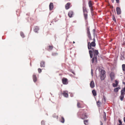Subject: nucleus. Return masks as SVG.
I'll return each mask as SVG.
<instances>
[{
  "instance_id": "obj_1",
  "label": "nucleus",
  "mask_w": 125,
  "mask_h": 125,
  "mask_svg": "<svg viewBox=\"0 0 125 125\" xmlns=\"http://www.w3.org/2000/svg\"><path fill=\"white\" fill-rule=\"evenodd\" d=\"M83 110L81 109L77 113V115L79 117H80L82 119H84L87 118V115L86 113H83Z\"/></svg>"
},
{
  "instance_id": "obj_2",
  "label": "nucleus",
  "mask_w": 125,
  "mask_h": 125,
  "mask_svg": "<svg viewBox=\"0 0 125 125\" xmlns=\"http://www.w3.org/2000/svg\"><path fill=\"white\" fill-rule=\"evenodd\" d=\"M94 53V57L92 60V63L96 64L97 62V56L98 55V52L97 50H95L93 52Z\"/></svg>"
},
{
  "instance_id": "obj_3",
  "label": "nucleus",
  "mask_w": 125,
  "mask_h": 125,
  "mask_svg": "<svg viewBox=\"0 0 125 125\" xmlns=\"http://www.w3.org/2000/svg\"><path fill=\"white\" fill-rule=\"evenodd\" d=\"M125 87L122 88L121 91V95L120 97V100L122 101L124 97L125 94Z\"/></svg>"
},
{
  "instance_id": "obj_4",
  "label": "nucleus",
  "mask_w": 125,
  "mask_h": 125,
  "mask_svg": "<svg viewBox=\"0 0 125 125\" xmlns=\"http://www.w3.org/2000/svg\"><path fill=\"white\" fill-rule=\"evenodd\" d=\"M105 72L103 70H102L101 71L100 78L102 80H104L105 78L106 75L105 74Z\"/></svg>"
},
{
  "instance_id": "obj_5",
  "label": "nucleus",
  "mask_w": 125,
  "mask_h": 125,
  "mask_svg": "<svg viewBox=\"0 0 125 125\" xmlns=\"http://www.w3.org/2000/svg\"><path fill=\"white\" fill-rule=\"evenodd\" d=\"M96 44L94 42H92L90 43V42H88V48L89 50H90L91 49V47H95Z\"/></svg>"
},
{
  "instance_id": "obj_6",
  "label": "nucleus",
  "mask_w": 125,
  "mask_h": 125,
  "mask_svg": "<svg viewBox=\"0 0 125 125\" xmlns=\"http://www.w3.org/2000/svg\"><path fill=\"white\" fill-rule=\"evenodd\" d=\"M91 50L89 51V53L90 54V56L91 58L93 57V52H94V48L92 47H91V49H90Z\"/></svg>"
},
{
  "instance_id": "obj_7",
  "label": "nucleus",
  "mask_w": 125,
  "mask_h": 125,
  "mask_svg": "<svg viewBox=\"0 0 125 125\" xmlns=\"http://www.w3.org/2000/svg\"><path fill=\"white\" fill-rule=\"evenodd\" d=\"M111 78V81H113L115 78V75L114 73L111 72L110 73V75Z\"/></svg>"
},
{
  "instance_id": "obj_8",
  "label": "nucleus",
  "mask_w": 125,
  "mask_h": 125,
  "mask_svg": "<svg viewBox=\"0 0 125 125\" xmlns=\"http://www.w3.org/2000/svg\"><path fill=\"white\" fill-rule=\"evenodd\" d=\"M62 94L65 97H67L68 96V92L67 91H64Z\"/></svg>"
},
{
  "instance_id": "obj_9",
  "label": "nucleus",
  "mask_w": 125,
  "mask_h": 125,
  "mask_svg": "<svg viewBox=\"0 0 125 125\" xmlns=\"http://www.w3.org/2000/svg\"><path fill=\"white\" fill-rule=\"evenodd\" d=\"M67 79L66 78H64L62 80V83L64 84H68V82H67Z\"/></svg>"
},
{
  "instance_id": "obj_10",
  "label": "nucleus",
  "mask_w": 125,
  "mask_h": 125,
  "mask_svg": "<svg viewBox=\"0 0 125 125\" xmlns=\"http://www.w3.org/2000/svg\"><path fill=\"white\" fill-rule=\"evenodd\" d=\"M116 11L117 14L119 15L121 14V11L120 8L119 7H117L116 8Z\"/></svg>"
},
{
  "instance_id": "obj_11",
  "label": "nucleus",
  "mask_w": 125,
  "mask_h": 125,
  "mask_svg": "<svg viewBox=\"0 0 125 125\" xmlns=\"http://www.w3.org/2000/svg\"><path fill=\"white\" fill-rule=\"evenodd\" d=\"M70 2L67 3L65 5V8L66 10H68L70 8Z\"/></svg>"
},
{
  "instance_id": "obj_12",
  "label": "nucleus",
  "mask_w": 125,
  "mask_h": 125,
  "mask_svg": "<svg viewBox=\"0 0 125 125\" xmlns=\"http://www.w3.org/2000/svg\"><path fill=\"white\" fill-rule=\"evenodd\" d=\"M49 9L50 10H52L53 8V3H50L49 5Z\"/></svg>"
},
{
  "instance_id": "obj_13",
  "label": "nucleus",
  "mask_w": 125,
  "mask_h": 125,
  "mask_svg": "<svg viewBox=\"0 0 125 125\" xmlns=\"http://www.w3.org/2000/svg\"><path fill=\"white\" fill-rule=\"evenodd\" d=\"M39 30V28L37 26H35L34 27V31L36 33H38V31Z\"/></svg>"
},
{
  "instance_id": "obj_14",
  "label": "nucleus",
  "mask_w": 125,
  "mask_h": 125,
  "mask_svg": "<svg viewBox=\"0 0 125 125\" xmlns=\"http://www.w3.org/2000/svg\"><path fill=\"white\" fill-rule=\"evenodd\" d=\"M90 87L92 88H93L95 86L94 83L93 81H91L90 83Z\"/></svg>"
},
{
  "instance_id": "obj_15",
  "label": "nucleus",
  "mask_w": 125,
  "mask_h": 125,
  "mask_svg": "<svg viewBox=\"0 0 125 125\" xmlns=\"http://www.w3.org/2000/svg\"><path fill=\"white\" fill-rule=\"evenodd\" d=\"M115 84L114 83H113V86L114 87H116L118 84V82L116 80H115Z\"/></svg>"
},
{
  "instance_id": "obj_16",
  "label": "nucleus",
  "mask_w": 125,
  "mask_h": 125,
  "mask_svg": "<svg viewBox=\"0 0 125 125\" xmlns=\"http://www.w3.org/2000/svg\"><path fill=\"white\" fill-rule=\"evenodd\" d=\"M73 12L72 11H70L68 13V15L70 18L72 17V16L73 14Z\"/></svg>"
},
{
  "instance_id": "obj_17",
  "label": "nucleus",
  "mask_w": 125,
  "mask_h": 125,
  "mask_svg": "<svg viewBox=\"0 0 125 125\" xmlns=\"http://www.w3.org/2000/svg\"><path fill=\"white\" fill-rule=\"evenodd\" d=\"M33 81L34 82H35L37 80V77L36 75L34 74H33Z\"/></svg>"
},
{
  "instance_id": "obj_18",
  "label": "nucleus",
  "mask_w": 125,
  "mask_h": 125,
  "mask_svg": "<svg viewBox=\"0 0 125 125\" xmlns=\"http://www.w3.org/2000/svg\"><path fill=\"white\" fill-rule=\"evenodd\" d=\"M40 66L41 67H45V62L43 61H42L41 63Z\"/></svg>"
},
{
  "instance_id": "obj_19",
  "label": "nucleus",
  "mask_w": 125,
  "mask_h": 125,
  "mask_svg": "<svg viewBox=\"0 0 125 125\" xmlns=\"http://www.w3.org/2000/svg\"><path fill=\"white\" fill-rule=\"evenodd\" d=\"M120 89V88L119 87L115 88L114 89V91L115 92H117Z\"/></svg>"
},
{
  "instance_id": "obj_20",
  "label": "nucleus",
  "mask_w": 125,
  "mask_h": 125,
  "mask_svg": "<svg viewBox=\"0 0 125 125\" xmlns=\"http://www.w3.org/2000/svg\"><path fill=\"white\" fill-rule=\"evenodd\" d=\"M83 14L87 13V11L86 8L85 7H83Z\"/></svg>"
},
{
  "instance_id": "obj_21",
  "label": "nucleus",
  "mask_w": 125,
  "mask_h": 125,
  "mask_svg": "<svg viewBox=\"0 0 125 125\" xmlns=\"http://www.w3.org/2000/svg\"><path fill=\"white\" fill-rule=\"evenodd\" d=\"M121 58L120 59L122 60H124V54L123 53H122L121 54Z\"/></svg>"
},
{
  "instance_id": "obj_22",
  "label": "nucleus",
  "mask_w": 125,
  "mask_h": 125,
  "mask_svg": "<svg viewBox=\"0 0 125 125\" xmlns=\"http://www.w3.org/2000/svg\"><path fill=\"white\" fill-rule=\"evenodd\" d=\"M92 93L94 96H96V93L95 91L94 90H93L92 91Z\"/></svg>"
},
{
  "instance_id": "obj_23",
  "label": "nucleus",
  "mask_w": 125,
  "mask_h": 125,
  "mask_svg": "<svg viewBox=\"0 0 125 125\" xmlns=\"http://www.w3.org/2000/svg\"><path fill=\"white\" fill-rule=\"evenodd\" d=\"M84 123L85 125H87L88 124V120H86L84 121Z\"/></svg>"
},
{
  "instance_id": "obj_24",
  "label": "nucleus",
  "mask_w": 125,
  "mask_h": 125,
  "mask_svg": "<svg viewBox=\"0 0 125 125\" xmlns=\"http://www.w3.org/2000/svg\"><path fill=\"white\" fill-rule=\"evenodd\" d=\"M84 19L86 20L87 19V13L83 14Z\"/></svg>"
},
{
  "instance_id": "obj_25",
  "label": "nucleus",
  "mask_w": 125,
  "mask_h": 125,
  "mask_svg": "<svg viewBox=\"0 0 125 125\" xmlns=\"http://www.w3.org/2000/svg\"><path fill=\"white\" fill-rule=\"evenodd\" d=\"M60 121L62 123H64V118L62 117H61V120H60Z\"/></svg>"
},
{
  "instance_id": "obj_26",
  "label": "nucleus",
  "mask_w": 125,
  "mask_h": 125,
  "mask_svg": "<svg viewBox=\"0 0 125 125\" xmlns=\"http://www.w3.org/2000/svg\"><path fill=\"white\" fill-rule=\"evenodd\" d=\"M20 35H21V36L23 38L24 37H25V36H24V34L22 32H20Z\"/></svg>"
},
{
  "instance_id": "obj_27",
  "label": "nucleus",
  "mask_w": 125,
  "mask_h": 125,
  "mask_svg": "<svg viewBox=\"0 0 125 125\" xmlns=\"http://www.w3.org/2000/svg\"><path fill=\"white\" fill-rule=\"evenodd\" d=\"M77 106L79 108H81L82 107L81 106V104L79 102H78L77 103Z\"/></svg>"
},
{
  "instance_id": "obj_28",
  "label": "nucleus",
  "mask_w": 125,
  "mask_h": 125,
  "mask_svg": "<svg viewBox=\"0 0 125 125\" xmlns=\"http://www.w3.org/2000/svg\"><path fill=\"white\" fill-rule=\"evenodd\" d=\"M88 4L89 7L90 8V7H92V4L91 2V1H90L88 2Z\"/></svg>"
},
{
  "instance_id": "obj_29",
  "label": "nucleus",
  "mask_w": 125,
  "mask_h": 125,
  "mask_svg": "<svg viewBox=\"0 0 125 125\" xmlns=\"http://www.w3.org/2000/svg\"><path fill=\"white\" fill-rule=\"evenodd\" d=\"M123 70L124 71H125V64H123L122 65Z\"/></svg>"
},
{
  "instance_id": "obj_30",
  "label": "nucleus",
  "mask_w": 125,
  "mask_h": 125,
  "mask_svg": "<svg viewBox=\"0 0 125 125\" xmlns=\"http://www.w3.org/2000/svg\"><path fill=\"white\" fill-rule=\"evenodd\" d=\"M48 47V50H51L52 49L53 47L52 46H49Z\"/></svg>"
},
{
  "instance_id": "obj_31",
  "label": "nucleus",
  "mask_w": 125,
  "mask_h": 125,
  "mask_svg": "<svg viewBox=\"0 0 125 125\" xmlns=\"http://www.w3.org/2000/svg\"><path fill=\"white\" fill-rule=\"evenodd\" d=\"M104 115H105V116L103 117L104 119V121H106V113L105 112H104Z\"/></svg>"
},
{
  "instance_id": "obj_32",
  "label": "nucleus",
  "mask_w": 125,
  "mask_h": 125,
  "mask_svg": "<svg viewBox=\"0 0 125 125\" xmlns=\"http://www.w3.org/2000/svg\"><path fill=\"white\" fill-rule=\"evenodd\" d=\"M53 117L54 118H56L57 119L58 116L55 114H54L53 115Z\"/></svg>"
},
{
  "instance_id": "obj_33",
  "label": "nucleus",
  "mask_w": 125,
  "mask_h": 125,
  "mask_svg": "<svg viewBox=\"0 0 125 125\" xmlns=\"http://www.w3.org/2000/svg\"><path fill=\"white\" fill-rule=\"evenodd\" d=\"M113 20L115 22L116 21V20L115 18V17L114 15H112Z\"/></svg>"
},
{
  "instance_id": "obj_34",
  "label": "nucleus",
  "mask_w": 125,
  "mask_h": 125,
  "mask_svg": "<svg viewBox=\"0 0 125 125\" xmlns=\"http://www.w3.org/2000/svg\"><path fill=\"white\" fill-rule=\"evenodd\" d=\"M57 54V53H52V55L53 56H55Z\"/></svg>"
},
{
  "instance_id": "obj_35",
  "label": "nucleus",
  "mask_w": 125,
  "mask_h": 125,
  "mask_svg": "<svg viewBox=\"0 0 125 125\" xmlns=\"http://www.w3.org/2000/svg\"><path fill=\"white\" fill-rule=\"evenodd\" d=\"M97 104L98 107H99L100 106V104L99 103V101H98L97 102Z\"/></svg>"
},
{
  "instance_id": "obj_36",
  "label": "nucleus",
  "mask_w": 125,
  "mask_h": 125,
  "mask_svg": "<svg viewBox=\"0 0 125 125\" xmlns=\"http://www.w3.org/2000/svg\"><path fill=\"white\" fill-rule=\"evenodd\" d=\"M42 125H45V123L43 120H42L41 122Z\"/></svg>"
},
{
  "instance_id": "obj_37",
  "label": "nucleus",
  "mask_w": 125,
  "mask_h": 125,
  "mask_svg": "<svg viewBox=\"0 0 125 125\" xmlns=\"http://www.w3.org/2000/svg\"><path fill=\"white\" fill-rule=\"evenodd\" d=\"M103 101H104V102L105 101V97L104 96L103 97V99H102Z\"/></svg>"
},
{
  "instance_id": "obj_38",
  "label": "nucleus",
  "mask_w": 125,
  "mask_h": 125,
  "mask_svg": "<svg viewBox=\"0 0 125 125\" xmlns=\"http://www.w3.org/2000/svg\"><path fill=\"white\" fill-rule=\"evenodd\" d=\"M88 37H89V39L90 40L92 39V37H91V34L88 35Z\"/></svg>"
},
{
  "instance_id": "obj_39",
  "label": "nucleus",
  "mask_w": 125,
  "mask_h": 125,
  "mask_svg": "<svg viewBox=\"0 0 125 125\" xmlns=\"http://www.w3.org/2000/svg\"><path fill=\"white\" fill-rule=\"evenodd\" d=\"M70 71L72 73H73L74 75H75V73H74V72L72 70H70Z\"/></svg>"
},
{
  "instance_id": "obj_40",
  "label": "nucleus",
  "mask_w": 125,
  "mask_h": 125,
  "mask_svg": "<svg viewBox=\"0 0 125 125\" xmlns=\"http://www.w3.org/2000/svg\"><path fill=\"white\" fill-rule=\"evenodd\" d=\"M39 73H40L42 72V70L40 68H39L38 69Z\"/></svg>"
},
{
  "instance_id": "obj_41",
  "label": "nucleus",
  "mask_w": 125,
  "mask_h": 125,
  "mask_svg": "<svg viewBox=\"0 0 125 125\" xmlns=\"http://www.w3.org/2000/svg\"><path fill=\"white\" fill-rule=\"evenodd\" d=\"M91 74L92 76H93V70L92 69H91Z\"/></svg>"
},
{
  "instance_id": "obj_42",
  "label": "nucleus",
  "mask_w": 125,
  "mask_h": 125,
  "mask_svg": "<svg viewBox=\"0 0 125 125\" xmlns=\"http://www.w3.org/2000/svg\"><path fill=\"white\" fill-rule=\"evenodd\" d=\"M87 33L88 34V35L91 34L90 31H87Z\"/></svg>"
},
{
  "instance_id": "obj_43",
  "label": "nucleus",
  "mask_w": 125,
  "mask_h": 125,
  "mask_svg": "<svg viewBox=\"0 0 125 125\" xmlns=\"http://www.w3.org/2000/svg\"><path fill=\"white\" fill-rule=\"evenodd\" d=\"M119 122L120 123L119 124H122V122L120 120H119Z\"/></svg>"
},
{
  "instance_id": "obj_44",
  "label": "nucleus",
  "mask_w": 125,
  "mask_h": 125,
  "mask_svg": "<svg viewBox=\"0 0 125 125\" xmlns=\"http://www.w3.org/2000/svg\"><path fill=\"white\" fill-rule=\"evenodd\" d=\"M93 32H94V33L93 34H94L95 33V29H94L93 30Z\"/></svg>"
},
{
  "instance_id": "obj_45",
  "label": "nucleus",
  "mask_w": 125,
  "mask_h": 125,
  "mask_svg": "<svg viewBox=\"0 0 125 125\" xmlns=\"http://www.w3.org/2000/svg\"><path fill=\"white\" fill-rule=\"evenodd\" d=\"M116 2L117 3H118L119 2V0H115Z\"/></svg>"
},
{
  "instance_id": "obj_46",
  "label": "nucleus",
  "mask_w": 125,
  "mask_h": 125,
  "mask_svg": "<svg viewBox=\"0 0 125 125\" xmlns=\"http://www.w3.org/2000/svg\"><path fill=\"white\" fill-rule=\"evenodd\" d=\"M90 9L91 12H92L93 11V9H92V7H90Z\"/></svg>"
},
{
  "instance_id": "obj_47",
  "label": "nucleus",
  "mask_w": 125,
  "mask_h": 125,
  "mask_svg": "<svg viewBox=\"0 0 125 125\" xmlns=\"http://www.w3.org/2000/svg\"><path fill=\"white\" fill-rule=\"evenodd\" d=\"M73 94H71L70 95V96L71 97L73 96Z\"/></svg>"
},
{
  "instance_id": "obj_48",
  "label": "nucleus",
  "mask_w": 125,
  "mask_h": 125,
  "mask_svg": "<svg viewBox=\"0 0 125 125\" xmlns=\"http://www.w3.org/2000/svg\"><path fill=\"white\" fill-rule=\"evenodd\" d=\"M93 42H95V38H94V39H93Z\"/></svg>"
},
{
  "instance_id": "obj_49",
  "label": "nucleus",
  "mask_w": 125,
  "mask_h": 125,
  "mask_svg": "<svg viewBox=\"0 0 125 125\" xmlns=\"http://www.w3.org/2000/svg\"><path fill=\"white\" fill-rule=\"evenodd\" d=\"M112 2L113 3H114L115 0H111Z\"/></svg>"
},
{
  "instance_id": "obj_50",
  "label": "nucleus",
  "mask_w": 125,
  "mask_h": 125,
  "mask_svg": "<svg viewBox=\"0 0 125 125\" xmlns=\"http://www.w3.org/2000/svg\"><path fill=\"white\" fill-rule=\"evenodd\" d=\"M89 31L90 30H89V28H87V31Z\"/></svg>"
},
{
  "instance_id": "obj_51",
  "label": "nucleus",
  "mask_w": 125,
  "mask_h": 125,
  "mask_svg": "<svg viewBox=\"0 0 125 125\" xmlns=\"http://www.w3.org/2000/svg\"><path fill=\"white\" fill-rule=\"evenodd\" d=\"M123 84H124L125 85V82H123Z\"/></svg>"
},
{
  "instance_id": "obj_52",
  "label": "nucleus",
  "mask_w": 125,
  "mask_h": 125,
  "mask_svg": "<svg viewBox=\"0 0 125 125\" xmlns=\"http://www.w3.org/2000/svg\"><path fill=\"white\" fill-rule=\"evenodd\" d=\"M100 122H101V125H103V123H102V122H101V121H100Z\"/></svg>"
},
{
  "instance_id": "obj_53",
  "label": "nucleus",
  "mask_w": 125,
  "mask_h": 125,
  "mask_svg": "<svg viewBox=\"0 0 125 125\" xmlns=\"http://www.w3.org/2000/svg\"><path fill=\"white\" fill-rule=\"evenodd\" d=\"M118 125H122V124H119Z\"/></svg>"
},
{
  "instance_id": "obj_54",
  "label": "nucleus",
  "mask_w": 125,
  "mask_h": 125,
  "mask_svg": "<svg viewBox=\"0 0 125 125\" xmlns=\"http://www.w3.org/2000/svg\"><path fill=\"white\" fill-rule=\"evenodd\" d=\"M75 43V42L74 41L73 42V43Z\"/></svg>"
},
{
  "instance_id": "obj_55",
  "label": "nucleus",
  "mask_w": 125,
  "mask_h": 125,
  "mask_svg": "<svg viewBox=\"0 0 125 125\" xmlns=\"http://www.w3.org/2000/svg\"><path fill=\"white\" fill-rule=\"evenodd\" d=\"M72 75V74H71V75H70L71 76Z\"/></svg>"
}]
</instances>
